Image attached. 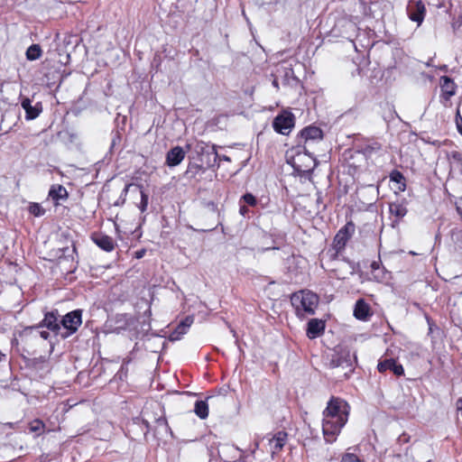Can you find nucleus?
I'll list each match as a JSON object with an SVG mask.
<instances>
[{
	"mask_svg": "<svg viewBox=\"0 0 462 462\" xmlns=\"http://www.w3.org/2000/svg\"><path fill=\"white\" fill-rule=\"evenodd\" d=\"M343 365V363H341V362H338V363H337V366H339V365Z\"/></svg>",
	"mask_w": 462,
	"mask_h": 462,
	"instance_id": "38",
	"label": "nucleus"
},
{
	"mask_svg": "<svg viewBox=\"0 0 462 462\" xmlns=\"http://www.w3.org/2000/svg\"><path fill=\"white\" fill-rule=\"evenodd\" d=\"M370 315L369 305L364 300H358L354 309V316L357 319L365 320Z\"/></svg>",
	"mask_w": 462,
	"mask_h": 462,
	"instance_id": "11",
	"label": "nucleus"
},
{
	"mask_svg": "<svg viewBox=\"0 0 462 462\" xmlns=\"http://www.w3.org/2000/svg\"><path fill=\"white\" fill-rule=\"evenodd\" d=\"M43 327H46L51 331L57 332L60 329V325L56 315L53 312L45 314V317L42 322Z\"/></svg>",
	"mask_w": 462,
	"mask_h": 462,
	"instance_id": "16",
	"label": "nucleus"
},
{
	"mask_svg": "<svg viewBox=\"0 0 462 462\" xmlns=\"http://www.w3.org/2000/svg\"><path fill=\"white\" fill-rule=\"evenodd\" d=\"M318 303V296L310 291L296 292L291 297V304L295 307L299 316L314 314Z\"/></svg>",
	"mask_w": 462,
	"mask_h": 462,
	"instance_id": "2",
	"label": "nucleus"
},
{
	"mask_svg": "<svg viewBox=\"0 0 462 462\" xmlns=\"http://www.w3.org/2000/svg\"><path fill=\"white\" fill-rule=\"evenodd\" d=\"M300 135L301 138L304 139L306 143L310 141L321 140L323 137L321 129L316 126H309L304 128L300 132Z\"/></svg>",
	"mask_w": 462,
	"mask_h": 462,
	"instance_id": "12",
	"label": "nucleus"
},
{
	"mask_svg": "<svg viewBox=\"0 0 462 462\" xmlns=\"http://www.w3.org/2000/svg\"><path fill=\"white\" fill-rule=\"evenodd\" d=\"M443 81L442 89L444 93L450 97L455 95V85L454 82L448 77H442Z\"/></svg>",
	"mask_w": 462,
	"mask_h": 462,
	"instance_id": "19",
	"label": "nucleus"
},
{
	"mask_svg": "<svg viewBox=\"0 0 462 462\" xmlns=\"http://www.w3.org/2000/svg\"><path fill=\"white\" fill-rule=\"evenodd\" d=\"M377 368L381 373L390 370L397 376L402 375L404 373L402 365L397 364L395 360L392 358L384 359L379 362Z\"/></svg>",
	"mask_w": 462,
	"mask_h": 462,
	"instance_id": "7",
	"label": "nucleus"
},
{
	"mask_svg": "<svg viewBox=\"0 0 462 462\" xmlns=\"http://www.w3.org/2000/svg\"><path fill=\"white\" fill-rule=\"evenodd\" d=\"M133 186V184H127L124 189V192L126 193L128 189Z\"/></svg>",
	"mask_w": 462,
	"mask_h": 462,
	"instance_id": "36",
	"label": "nucleus"
},
{
	"mask_svg": "<svg viewBox=\"0 0 462 462\" xmlns=\"http://www.w3.org/2000/svg\"><path fill=\"white\" fill-rule=\"evenodd\" d=\"M144 254V251H140V252H137L136 253V257L137 258H141L143 257V255Z\"/></svg>",
	"mask_w": 462,
	"mask_h": 462,
	"instance_id": "35",
	"label": "nucleus"
},
{
	"mask_svg": "<svg viewBox=\"0 0 462 462\" xmlns=\"http://www.w3.org/2000/svg\"><path fill=\"white\" fill-rule=\"evenodd\" d=\"M193 321H194L193 317L188 316L184 319V320H182L180 322V324H182L186 328H189L191 326V324L193 323Z\"/></svg>",
	"mask_w": 462,
	"mask_h": 462,
	"instance_id": "29",
	"label": "nucleus"
},
{
	"mask_svg": "<svg viewBox=\"0 0 462 462\" xmlns=\"http://www.w3.org/2000/svg\"><path fill=\"white\" fill-rule=\"evenodd\" d=\"M397 216L402 217L405 215L406 210L403 208L396 206V210L394 211Z\"/></svg>",
	"mask_w": 462,
	"mask_h": 462,
	"instance_id": "30",
	"label": "nucleus"
},
{
	"mask_svg": "<svg viewBox=\"0 0 462 462\" xmlns=\"http://www.w3.org/2000/svg\"><path fill=\"white\" fill-rule=\"evenodd\" d=\"M371 267L373 270H378L379 269V264L378 263L376 262H374L372 264H371Z\"/></svg>",
	"mask_w": 462,
	"mask_h": 462,
	"instance_id": "34",
	"label": "nucleus"
},
{
	"mask_svg": "<svg viewBox=\"0 0 462 462\" xmlns=\"http://www.w3.org/2000/svg\"><path fill=\"white\" fill-rule=\"evenodd\" d=\"M239 212L242 216H245L249 212V210L245 205H243V206H240Z\"/></svg>",
	"mask_w": 462,
	"mask_h": 462,
	"instance_id": "31",
	"label": "nucleus"
},
{
	"mask_svg": "<svg viewBox=\"0 0 462 462\" xmlns=\"http://www.w3.org/2000/svg\"><path fill=\"white\" fill-rule=\"evenodd\" d=\"M456 124H457L458 132L462 134V117L459 114V111H457V115H456Z\"/></svg>",
	"mask_w": 462,
	"mask_h": 462,
	"instance_id": "28",
	"label": "nucleus"
},
{
	"mask_svg": "<svg viewBox=\"0 0 462 462\" xmlns=\"http://www.w3.org/2000/svg\"><path fill=\"white\" fill-rule=\"evenodd\" d=\"M42 55L41 47L38 44L31 45L26 51V58L29 60H35Z\"/></svg>",
	"mask_w": 462,
	"mask_h": 462,
	"instance_id": "20",
	"label": "nucleus"
},
{
	"mask_svg": "<svg viewBox=\"0 0 462 462\" xmlns=\"http://www.w3.org/2000/svg\"><path fill=\"white\" fill-rule=\"evenodd\" d=\"M148 206V195L145 194L143 191H141V202L138 206L139 209L142 212H144Z\"/></svg>",
	"mask_w": 462,
	"mask_h": 462,
	"instance_id": "25",
	"label": "nucleus"
},
{
	"mask_svg": "<svg viewBox=\"0 0 462 462\" xmlns=\"http://www.w3.org/2000/svg\"><path fill=\"white\" fill-rule=\"evenodd\" d=\"M308 159H309L310 162L312 164V166L308 165V166L305 167V169H301L300 166L298 165L296 162H294V167L298 171H309L312 170L315 167V165H316L315 161L312 158H310V157H309Z\"/></svg>",
	"mask_w": 462,
	"mask_h": 462,
	"instance_id": "27",
	"label": "nucleus"
},
{
	"mask_svg": "<svg viewBox=\"0 0 462 462\" xmlns=\"http://www.w3.org/2000/svg\"><path fill=\"white\" fill-rule=\"evenodd\" d=\"M28 210L32 215H33L35 217H41L45 212V210L42 208V207L38 203H31Z\"/></svg>",
	"mask_w": 462,
	"mask_h": 462,
	"instance_id": "23",
	"label": "nucleus"
},
{
	"mask_svg": "<svg viewBox=\"0 0 462 462\" xmlns=\"http://www.w3.org/2000/svg\"><path fill=\"white\" fill-rule=\"evenodd\" d=\"M185 157V152L180 146H176L170 150L166 156V162L169 166L174 167L179 165Z\"/></svg>",
	"mask_w": 462,
	"mask_h": 462,
	"instance_id": "9",
	"label": "nucleus"
},
{
	"mask_svg": "<svg viewBox=\"0 0 462 462\" xmlns=\"http://www.w3.org/2000/svg\"><path fill=\"white\" fill-rule=\"evenodd\" d=\"M341 462H361V460L356 455L346 453L342 457Z\"/></svg>",
	"mask_w": 462,
	"mask_h": 462,
	"instance_id": "26",
	"label": "nucleus"
},
{
	"mask_svg": "<svg viewBox=\"0 0 462 462\" xmlns=\"http://www.w3.org/2000/svg\"><path fill=\"white\" fill-rule=\"evenodd\" d=\"M273 85L276 88H279L278 81H277L276 79H274V80L273 81Z\"/></svg>",
	"mask_w": 462,
	"mask_h": 462,
	"instance_id": "37",
	"label": "nucleus"
},
{
	"mask_svg": "<svg viewBox=\"0 0 462 462\" xmlns=\"http://www.w3.org/2000/svg\"><path fill=\"white\" fill-rule=\"evenodd\" d=\"M349 412L348 404L338 398H333L328 403L323 412L322 430L327 442L336 440L341 429L347 421Z\"/></svg>",
	"mask_w": 462,
	"mask_h": 462,
	"instance_id": "1",
	"label": "nucleus"
},
{
	"mask_svg": "<svg viewBox=\"0 0 462 462\" xmlns=\"http://www.w3.org/2000/svg\"><path fill=\"white\" fill-rule=\"evenodd\" d=\"M194 412L196 415L204 420L208 416V405L206 401H197L195 402Z\"/></svg>",
	"mask_w": 462,
	"mask_h": 462,
	"instance_id": "17",
	"label": "nucleus"
},
{
	"mask_svg": "<svg viewBox=\"0 0 462 462\" xmlns=\"http://www.w3.org/2000/svg\"><path fill=\"white\" fill-rule=\"evenodd\" d=\"M407 13L409 18L418 23L420 26L425 17L426 14V7L422 1H410L407 6Z\"/></svg>",
	"mask_w": 462,
	"mask_h": 462,
	"instance_id": "5",
	"label": "nucleus"
},
{
	"mask_svg": "<svg viewBox=\"0 0 462 462\" xmlns=\"http://www.w3.org/2000/svg\"><path fill=\"white\" fill-rule=\"evenodd\" d=\"M286 440L287 433L284 431H279L272 439H269V447L273 456L283 448Z\"/></svg>",
	"mask_w": 462,
	"mask_h": 462,
	"instance_id": "8",
	"label": "nucleus"
},
{
	"mask_svg": "<svg viewBox=\"0 0 462 462\" xmlns=\"http://www.w3.org/2000/svg\"><path fill=\"white\" fill-rule=\"evenodd\" d=\"M325 329V324L319 319H310L308 323L307 336L310 338H316L319 337Z\"/></svg>",
	"mask_w": 462,
	"mask_h": 462,
	"instance_id": "10",
	"label": "nucleus"
},
{
	"mask_svg": "<svg viewBox=\"0 0 462 462\" xmlns=\"http://www.w3.org/2000/svg\"><path fill=\"white\" fill-rule=\"evenodd\" d=\"M242 200H244V202L249 206H252V207H254L256 204H257V199L256 198L251 194V193H246L245 194L242 198H241Z\"/></svg>",
	"mask_w": 462,
	"mask_h": 462,
	"instance_id": "24",
	"label": "nucleus"
},
{
	"mask_svg": "<svg viewBox=\"0 0 462 462\" xmlns=\"http://www.w3.org/2000/svg\"><path fill=\"white\" fill-rule=\"evenodd\" d=\"M49 197L55 201L56 204H59L60 200H65L68 198V191L61 185H52L49 191Z\"/></svg>",
	"mask_w": 462,
	"mask_h": 462,
	"instance_id": "13",
	"label": "nucleus"
},
{
	"mask_svg": "<svg viewBox=\"0 0 462 462\" xmlns=\"http://www.w3.org/2000/svg\"><path fill=\"white\" fill-rule=\"evenodd\" d=\"M350 228L353 229V226L346 225V226L341 228L336 235L333 241V246L337 252L341 251L345 247L348 239L350 238Z\"/></svg>",
	"mask_w": 462,
	"mask_h": 462,
	"instance_id": "6",
	"label": "nucleus"
},
{
	"mask_svg": "<svg viewBox=\"0 0 462 462\" xmlns=\"http://www.w3.org/2000/svg\"><path fill=\"white\" fill-rule=\"evenodd\" d=\"M81 315V310H77L69 312L63 317L61 324L67 332L62 334V337H68L78 330L79 327L82 323Z\"/></svg>",
	"mask_w": 462,
	"mask_h": 462,
	"instance_id": "4",
	"label": "nucleus"
},
{
	"mask_svg": "<svg viewBox=\"0 0 462 462\" xmlns=\"http://www.w3.org/2000/svg\"><path fill=\"white\" fill-rule=\"evenodd\" d=\"M95 244L106 252H111L115 248V242L112 237L106 235H97L93 238Z\"/></svg>",
	"mask_w": 462,
	"mask_h": 462,
	"instance_id": "14",
	"label": "nucleus"
},
{
	"mask_svg": "<svg viewBox=\"0 0 462 462\" xmlns=\"http://www.w3.org/2000/svg\"><path fill=\"white\" fill-rule=\"evenodd\" d=\"M188 328H186L182 324H179L176 328L171 333L170 339L171 341L180 340V337L187 333Z\"/></svg>",
	"mask_w": 462,
	"mask_h": 462,
	"instance_id": "21",
	"label": "nucleus"
},
{
	"mask_svg": "<svg viewBox=\"0 0 462 462\" xmlns=\"http://www.w3.org/2000/svg\"><path fill=\"white\" fill-rule=\"evenodd\" d=\"M390 180H391V181L396 183V189L399 191H403L405 189V188H406L405 178L400 171H393L390 174Z\"/></svg>",
	"mask_w": 462,
	"mask_h": 462,
	"instance_id": "18",
	"label": "nucleus"
},
{
	"mask_svg": "<svg viewBox=\"0 0 462 462\" xmlns=\"http://www.w3.org/2000/svg\"><path fill=\"white\" fill-rule=\"evenodd\" d=\"M45 425L41 420H34L29 425L31 432H35L37 435H41L44 431Z\"/></svg>",
	"mask_w": 462,
	"mask_h": 462,
	"instance_id": "22",
	"label": "nucleus"
},
{
	"mask_svg": "<svg viewBox=\"0 0 462 462\" xmlns=\"http://www.w3.org/2000/svg\"><path fill=\"white\" fill-rule=\"evenodd\" d=\"M273 129L282 134H289L294 127V116L291 113L284 111L278 115L273 122Z\"/></svg>",
	"mask_w": 462,
	"mask_h": 462,
	"instance_id": "3",
	"label": "nucleus"
},
{
	"mask_svg": "<svg viewBox=\"0 0 462 462\" xmlns=\"http://www.w3.org/2000/svg\"><path fill=\"white\" fill-rule=\"evenodd\" d=\"M49 335H50V334H49V332H47V331H41V332H40V336H41V337H42L43 339H48Z\"/></svg>",
	"mask_w": 462,
	"mask_h": 462,
	"instance_id": "32",
	"label": "nucleus"
},
{
	"mask_svg": "<svg viewBox=\"0 0 462 462\" xmlns=\"http://www.w3.org/2000/svg\"><path fill=\"white\" fill-rule=\"evenodd\" d=\"M346 365V367L348 368L347 372H352V364L350 362V360H346L344 361Z\"/></svg>",
	"mask_w": 462,
	"mask_h": 462,
	"instance_id": "33",
	"label": "nucleus"
},
{
	"mask_svg": "<svg viewBox=\"0 0 462 462\" xmlns=\"http://www.w3.org/2000/svg\"><path fill=\"white\" fill-rule=\"evenodd\" d=\"M21 106L25 110V118L27 120L35 119L41 113V108H39L38 106H32V102L28 97L22 100Z\"/></svg>",
	"mask_w": 462,
	"mask_h": 462,
	"instance_id": "15",
	"label": "nucleus"
}]
</instances>
